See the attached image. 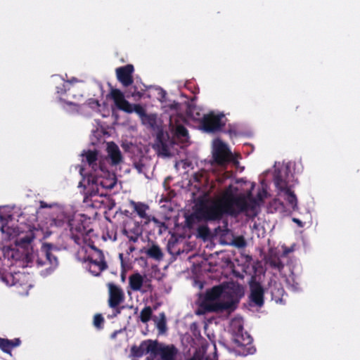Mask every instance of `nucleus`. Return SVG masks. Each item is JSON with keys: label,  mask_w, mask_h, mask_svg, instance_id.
I'll list each match as a JSON object with an SVG mask.
<instances>
[{"label": "nucleus", "mask_w": 360, "mask_h": 360, "mask_svg": "<svg viewBox=\"0 0 360 360\" xmlns=\"http://www.w3.org/2000/svg\"><path fill=\"white\" fill-rule=\"evenodd\" d=\"M7 217H8V216L4 217V216H3V214H0V219H1V221H3V220H6Z\"/></svg>", "instance_id": "nucleus-33"}, {"label": "nucleus", "mask_w": 360, "mask_h": 360, "mask_svg": "<svg viewBox=\"0 0 360 360\" xmlns=\"http://www.w3.org/2000/svg\"><path fill=\"white\" fill-rule=\"evenodd\" d=\"M156 326L158 328L159 331L161 333H163L166 330V321H165V317L163 314H160V320L156 321Z\"/></svg>", "instance_id": "nucleus-24"}, {"label": "nucleus", "mask_w": 360, "mask_h": 360, "mask_svg": "<svg viewBox=\"0 0 360 360\" xmlns=\"http://www.w3.org/2000/svg\"><path fill=\"white\" fill-rule=\"evenodd\" d=\"M27 287H31V284H29L28 285L26 286V288Z\"/></svg>", "instance_id": "nucleus-39"}, {"label": "nucleus", "mask_w": 360, "mask_h": 360, "mask_svg": "<svg viewBox=\"0 0 360 360\" xmlns=\"http://www.w3.org/2000/svg\"><path fill=\"white\" fill-rule=\"evenodd\" d=\"M110 96L119 109L127 112H132V105L125 99L123 93L120 90L112 89L110 91Z\"/></svg>", "instance_id": "nucleus-10"}, {"label": "nucleus", "mask_w": 360, "mask_h": 360, "mask_svg": "<svg viewBox=\"0 0 360 360\" xmlns=\"http://www.w3.org/2000/svg\"><path fill=\"white\" fill-rule=\"evenodd\" d=\"M159 92H160V94H162V95L164 94V92H163V91H162V90H161V89H160V90H159Z\"/></svg>", "instance_id": "nucleus-37"}, {"label": "nucleus", "mask_w": 360, "mask_h": 360, "mask_svg": "<svg viewBox=\"0 0 360 360\" xmlns=\"http://www.w3.org/2000/svg\"><path fill=\"white\" fill-rule=\"evenodd\" d=\"M254 186L252 182L240 180L219 191L214 198L209 196L208 191L204 192L198 198L189 220H217L225 214L235 215L241 212L255 210L266 192L259 193L258 200L252 199L250 194Z\"/></svg>", "instance_id": "nucleus-1"}, {"label": "nucleus", "mask_w": 360, "mask_h": 360, "mask_svg": "<svg viewBox=\"0 0 360 360\" xmlns=\"http://www.w3.org/2000/svg\"><path fill=\"white\" fill-rule=\"evenodd\" d=\"M234 244L236 246L240 248L245 245V241L243 238H237L234 240Z\"/></svg>", "instance_id": "nucleus-27"}, {"label": "nucleus", "mask_w": 360, "mask_h": 360, "mask_svg": "<svg viewBox=\"0 0 360 360\" xmlns=\"http://www.w3.org/2000/svg\"><path fill=\"white\" fill-rule=\"evenodd\" d=\"M134 208L139 215L141 217H145L146 215V211L147 209V207L142 204H136L134 206Z\"/></svg>", "instance_id": "nucleus-25"}, {"label": "nucleus", "mask_w": 360, "mask_h": 360, "mask_svg": "<svg viewBox=\"0 0 360 360\" xmlns=\"http://www.w3.org/2000/svg\"><path fill=\"white\" fill-rule=\"evenodd\" d=\"M176 351L173 346H158V351L154 354L160 355V360H174Z\"/></svg>", "instance_id": "nucleus-15"}, {"label": "nucleus", "mask_w": 360, "mask_h": 360, "mask_svg": "<svg viewBox=\"0 0 360 360\" xmlns=\"http://www.w3.org/2000/svg\"><path fill=\"white\" fill-rule=\"evenodd\" d=\"M17 276H18V278H19V279H20V278H24V277H25V276L24 275H22V274H18Z\"/></svg>", "instance_id": "nucleus-35"}, {"label": "nucleus", "mask_w": 360, "mask_h": 360, "mask_svg": "<svg viewBox=\"0 0 360 360\" xmlns=\"http://www.w3.org/2000/svg\"><path fill=\"white\" fill-rule=\"evenodd\" d=\"M132 112H135L142 119L143 122H145L146 120H154L156 118L155 115H147L145 112L144 109L139 105H132Z\"/></svg>", "instance_id": "nucleus-19"}, {"label": "nucleus", "mask_w": 360, "mask_h": 360, "mask_svg": "<svg viewBox=\"0 0 360 360\" xmlns=\"http://www.w3.org/2000/svg\"><path fill=\"white\" fill-rule=\"evenodd\" d=\"M251 288V300L257 306L263 304V294L264 291L261 285L257 283H252L250 285Z\"/></svg>", "instance_id": "nucleus-14"}, {"label": "nucleus", "mask_w": 360, "mask_h": 360, "mask_svg": "<svg viewBox=\"0 0 360 360\" xmlns=\"http://www.w3.org/2000/svg\"><path fill=\"white\" fill-rule=\"evenodd\" d=\"M171 108L177 110L179 109V105L176 103H174L173 104L171 105Z\"/></svg>", "instance_id": "nucleus-31"}, {"label": "nucleus", "mask_w": 360, "mask_h": 360, "mask_svg": "<svg viewBox=\"0 0 360 360\" xmlns=\"http://www.w3.org/2000/svg\"><path fill=\"white\" fill-rule=\"evenodd\" d=\"M18 292H19L20 294H22V295H27V291L22 292V291L19 290V291H18Z\"/></svg>", "instance_id": "nucleus-34"}, {"label": "nucleus", "mask_w": 360, "mask_h": 360, "mask_svg": "<svg viewBox=\"0 0 360 360\" xmlns=\"http://www.w3.org/2000/svg\"><path fill=\"white\" fill-rule=\"evenodd\" d=\"M40 207L41 208H45V207H53L55 206H56L57 205L56 203H52V204H47L46 202H44V201H40Z\"/></svg>", "instance_id": "nucleus-28"}, {"label": "nucleus", "mask_w": 360, "mask_h": 360, "mask_svg": "<svg viewBox=\"0 0 360 360\" xmlns=\"http://www.w3.org/2000/svg\"><path fill=\"white\" fill-rule=\"evenodd\" d=\"M14 347L12 341L0 338V348L5 352L10 353L11 349Z\"/></svg>", "instance_id": "nucleus-21"}, {"label": "nucleus", "mask_w": 360, "mask_h": 360, "mask_svg": "<svg viewBox=\"0 0 360 360\" xmlns=\"http://www.w3.org/2000/svg\"><path fill=\"white\" fill-rule=\"evenodd\" d=\"M170 128L173 134V139L172 141H165L163 135H159L158 136L163 147L167 148L169 143H174L177 141L181 143H185L188 141V136L187 130L176 120L173 115L170 117Z\"/></svg>", "instance_id": "nucleus-6"}, {"label": "nucleus", "mask_w": 360, "mask_h": 360, "mask_svg": "<svg viewBox=\"0 0 360 360\" xmlns=\"http://www.w3.org/2000/svg\"><path fill=\"white\" fill-rule=\"evenodd\" d=\"M243 295V288L238 283L231 282L214 286L208 290L201 304L207 311H232Z\"/></svg>", "instance_id": "nucleus-2"}, {"label": "nucleus", "mask_w": 360, "mask_h": 360, "mask_svg": "<svg viewBox=\"0 0 360 360\" xmlns=\"http://www.w3.org/2000/svg\"><path fill=\"white\" fill-rule=\"evenodd\" d=\"M80 174H81V175H82V176L84 175V174H83V169H80Z\"/></svg>", "instance_id": "nucleus-36"}, {"label": "nucleus", "mask_w": 360, "mask_h": 360, "mask_svg": "<svg viewBox=\"0 0 360 360\" xmlns=\"http://www.w3.org/2000/svg\"><path fill=\"white\" fill-rule=\"evenodd\" d=\"M106 150L112 164L117 165L121 162L122 160V154L117 145L112 142L108 143Z\"/></svg>", "instance_id": "nucleus-16"}, {"label": "nucleus", "mask_w": 360, "mask_h": 360, "mask_svg": "<svg viewBox=\"0 0 360 360\" xmlns=\"http://www.w3.org/2000/svg\"><path fill=\"white\" fill-rule=\"evenodd\" d=\"M134 67L131 65H127L116 69V74L118 80L125 86L133 83L132 72Z\"/></svg>", "instance_id": "nucleus-11"}, {"label": "nucleus", "mask_w": 360, "mask_h": 360, "mask_svg": "<svg viewBox=\"0 0 360 360\" xmlns=\"http://www.w3.org/2000/svg\"><path fill=\"white\" fill-rule=\"evenodd\" d=\"M52 247L49 244H44L38 254L37 263L41 266L49 265L46 270L47 274L57 266L58 262L51 252Z\"/></svg>", "instance_id": "nucleus-7"}, {"label": "nucleus", "mask_w": 360, "mask_h": 360, "mask_svg": "<svg viewBox=\"0 0 360 360\" xmlns=\"http://www.w3.org/2000/svg\"><path fill=\"white\" fill-rule=\"evenodd\" d=\"M13 342L14 347L18 346L20 345V340L18 339L12 341Z\"/></svg>", "instance_id": "nucleus-32"}, {"label": "nucleus", "mask_w": 360, "mask_h": 360, "mask_svg": "<svg viewBox=\"0 0 360 360\" xmlns=\"http://www.w3.org/2000/svg\"><path fill=\"white\" fill-rule=\"evenodd\" d=\"M91 106V108H96L97 107H98L99 104H98V102L97 101H91L89 102V103Z\"/></svg>", "instance_id": "nucleus-29"}, {"label": "nucleus", "mask_w": 360, "mask_h": 360, "mask_svg": "<svg viewBox=\"0 0 360 360\" xmlns=\"http://www.w3.org/2000/svg\"><path fill=\"white\" fill-rule=\"evenodd\" d=\"M276 184L281 190V194L288 201L290 205L295 208L296 207V198L290 190L286 187L285 183L281 180H277Z\"/></svg>", "instance_id": "nucleus-13"}, {"label": "nucleus", "mask_w": 360, "mask_h": 360, "mask_svg": "<svg viewBox=\"0 0 360 360\" xmlns=\"http://www.w3.org/2000/svg\"><path fill=\"white\" fill-rule=\"evenodd\" d=\"M40 229H41L42 231H44V227H42V226H40Z\"/></svg>", "instance_id": "nucleus-38"}, {"label": "nucleus", "mask_w": 360, "mask_h": 360, "mask_svg": "<svg viewBox=\"0 0 360 360\" xmlns=\"http://www.w3.org/2000/svg\"><path fill=\"white\" fill-rule=\"evenodd\" d=\"M83 161H86L90 167L96 172L95 175L91 174L89 177L88 181H90V178L92 179V182L97 184H101L105 187H112L113 183H110L107 185L103 181L100 180L101 178L103 177L106 172L104 170L103 166L101 165V158L98 155L96 151L88 150L82 153Z\"/></svg>", "instance_id": "nucleus-4"}, {"label": "nucleus", "mask_w": 360, "mask_h": 360, "mask_svg": "<svg viewBox=\"0 0 360 360\" xmlns=\"http://www.w3.org/2000/svg\"><path fill=\"white\" fill-rule=\"evenodd\" d=\"M1 231L7 233L8 235V238L11 239L14 238L19 235L18 230L13 228L11 229L6 225H3L1 226Z\"/></svg>", "instance_id": "nucleus-22"}, {"label": "nucleus", "mask_w": 360, "mask_h": 360, "mask_svg": "<svg viewBox=\"0 0 360 360\" xmlns=\"http://www.w3.org/2000/svg\"><path fill=\"white\" fill-rule=\"evenodd\" d=\"M103 323V318L100 314H96L94 316V325L96 328H101Z\"/></svg>", "instance_id": "nucleus-26"}, {"label": "nucleus", "mask_w": 360, "mask_h": 360, "mask_svg": "<svg viewBox=\"0 0 360 360\" xmlns=\"http://www.w3.org/2000/svg\"><path fill=\"white\" fill-rule=\"evenodd\" d=\"M191 117L196 120H201L202 128L207 132H214L219 129L223 125L224 115L212 112L201 117L195 108L189 110Z\"/></svg>", "instance_id": "nucleus-3"}, {"label": "nucleus", "mask_w": 360, "mask_h": 360, "mask_svg": "<svg viewBox=\"0 0 360 360\" xmlns=\"http://www.w3.org/2000/svg\"><path fill=\"white\" fill-rule=\"evenodd\" d=\"M212 158L214 162L223 166L229 162L237 165L236 156L229 150L228 146L220 139H215L212 143Z\"/></svg>", "instance_id": "nucleus-5"}, {"label": "nucleus", "mask_w": 360, "mask_h": 360, "mask_svg": "<svg viewBox=\"0 0 360 360\" xmlns=\"http://www.w3.org/2000/svg\"><path fill=\"white\" fill-rule=\"evenodd\" d=\"M143 283V278L139 274H134L129 277V284L134 290H139Z\"/></svg>", "instance_id": "nucleus-18"}, {"label": "nucleus", "mask_w": 360, "mask_h": 360, "mask_svg": "<svg viewBox=\"0 0 360 360\" xmlns=\"http://www.w3.org/2000/svg\"><path fill=\"white\" fill-rule=\"evenodd\" d=\"M86 267L94 276L99 275L106 268L105 263L103 262V256L101 251L98 250H94V253L89 259Z\"/></svg>", "instance_id": "nucleus-8"}, {"label": "nucleus", "mask_w": 360, "mask_h": 360, "mask_svg": "<svg viewBox=\"0 0 360 360\" xmlns=\"http://www.w3.org/2000/svg\"><path fill=\"white\" fill-rule=\"evenodd\" d=\"M235 341L238 344V347L241 348L245 347L244 349L239 350V352L243 354L246 355L254 352L253 348L250 346L252 342V338L248 335H246L244 338L243 336H237Z\"/></svg>", "instance_id": "nucleus-17"}, {"label": "nucleus", "mask_w": 360, "mask_h": 360, "mask_svg": "<svg viewBox=\"0 0 360 360\" xmlns=\"http://www.w3.org/2000/svg\"><path fill=\"white\" fill-rule=\"evenodd\" d=\"M292 221L295 223H296L300 227H302L303 226V223L300 219H296V218H293Z\"/></svg>", "instance_id": "nucleus-30"}, {"label": "nucleus", "mask_w": 360, "mask_h": 360, "mask_svg": "<svg viewBox=\"0 0 360 360\" xmlns=\"http://www.w3.org/2000/svg\"><path fill=\"white\" fill-rule=\"evenodd\" d=\"M146 252L148 256L158 260L161 259L163 256L160 248L155 245L150 248Z\"/></svg>", "instance_id": "nucleus-20"}, {"label": "nucleus", "mask_w": 360, "mask_h": 360, "mask_svg": "<svg viewBox=\"0 0 360 360\" xmlns=\"http://www.w3.org/2000/svg\"><path fill=\"white\" fill-rule=\"evenodd\" d=\"M152 315V309L150 307H145L141 311L140 314V319L142 322L146 323L148 321Z\"/></svg>", "instance_id": "nucleus-23"}, {"label": "nucleus", "mask_w": 360, "mask_h": 360, "mask_svg": "<svg viewBox=\"0 0 360 360\" xmlns=\"http://www.w3.org/2000/svg\"><path fill=\"white\" fill-rule=\"evenodd\" d=\"M131 351L135 357H141L148 353L154 354L158 351V344L152 340L144 341L139 347H132Z\"/></svg>", "instance_id": "nucleus-9"}, {"label": "nucleus", "mask_w": 360, "mask_h": 360, "mask_svg": "<svg viewBox=\"0 0 360 360\" xmlns=\"http://www.w3.org/2000/svg\"><path fill=\"white\" fill-rule=\"evenodd\" d=\"M108 288L110 293L109 304L112 307H116L122 302L123 293L119 288L112 284H109Z\"/></svg>", "instance_id": "nucleus-12"}]
</instances>
